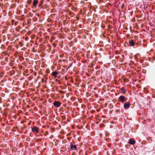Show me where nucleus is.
Returning a JSON list of instances; mask_svg holds the SVG:
<instances>
[{"mask_svg":"<svg viewBox=\"0 0 155 155\" xmlns=\"http://www.w3.org/2000/svg\"><path fill=\"white\" fill-rule=\"evenodd\" d=\"M77 146L76 145H73L71 143H70V149L71 150H77Z\"/></svg>","mask_w":155,"mask_h":155,"instance_id":"f257e3e1","label":"nucleus"},{"mask_svg":"<svg viewBox=\"0 0 155 155\" xmlns=\"http://www.w3.org/2000/svg\"><path fill=\"white\" fill-rule=\"evenodd\" d=\"M53 105L57 107H59L61 105V103L59 101H54L53 103Z\"/></svg>","mask_w":155,"mask_h":155,"instance_id":"f03ea898","label":"nucleus"},{"mask_svg":"<svg viewBox=\"0 0 155 155\" xmlns=\"http://www.w3.org/2000/svg\"><path fill=\"white\" fill-rule=\"evenodd\" d=\"M32 131L33 132L38 133L39 132V130L37 127H34L32 128Z\"/></svg>","mask_w":155,"mask_h":155,"instance_id":"7ed1b4c3","label":"nucleus"},{"mask_svg":"<svg viewBox=\"0 0 155 155\" xmlns=\"http://www.w3.org/2000/svg\"><path fill=\"white\" fill-rule=\"evenodd\" d=\"M119 99L120 100L121 102H124L126 101L125 97L123 95L120 96Z\"/></svg>","mask_w":155,"mask_h":155,"instance_id":"20e7f679","label":"nucleus"},{"mask_svg":"<svg viewBox=\"0 0 155 155\" xmlns=\"http://www.w3.org/2000/svg\"><path fill=\"white\" fill-rule=\"evenodd\" d=\"M58 74L59 73L58 72L55 71H54L52 72L51 74L52 76H54V78H56Z\"/></svg>","mask_w":155,"mask_h":155,"instance_id":"39448f33","label":"nucleus"},{"mask_svg":"<svg viewBox=\"0 0 155 155\" xmlns=\"http://www.w3.org/2000/svg\"><path fill=\"white\" fill-rule=\"evenodd\" d=\"M130 105L129 102L126 103L124 104V107L125 109H127L130 107Z\"/></svg>","mask_w":155,"mask_h":155,"instance_id":"423d86ee","label":"nucleus"},{"mask_svg":"<svg viewBox=\"0 0 155 155\" xmlns=\"http://www.w3.org/2000/svg\"><path fill=\"white\" fill-rule=\"evenodd\" d=\"M135 143V141L133 139H130L128 142L129 143L133 145H134Z\"/></svg>","mask_w":155,"mask_h":155,"instance_id":"0eeeda50","label":"nucleus"},{"mask_svg":"<svg viewBox=\"0 0 155 155\" xmlns=\"http://www.w3.org/2000/svg\"><path fill=\"white\" fill-rule=\"evenodd\" d=\"M130 46H133L134 45L135 43L133 40H131L129 41V42Z\"/></svg>","mask_w":155,"mask_h":155,"instance_id":"6e6552de","label":"nucleus"},{"mask_svg":"<svg viewBox=\"0 0 155 155\" xmlns=\"http://www.w3.org/2000/svg\"><path fill=\"white\" fill-rule=\"evenodd\" d=\"M38 3V0H34L33 2V5L35 7H36L37 6V4Z\"/></svg>","mask_w":155,"mask_h":155,"instance_id":"1a4fd4ad","label":"nucleus"},{"mask_svg":"<svg viewBox=\"0 0 155 155\" xmlns=\"http://www.w3.org/2000/svg\"><path fill=\"white\" fill-rule=\"evenodd\" d=\"M149 60L151 61H153L154 60H155V56L152 57L150 58H149Z\"/></svg>","mask_w":155,"mask_h":155,"instance_id":"9d476101","label":"nucleus"},{"mask_svg":"<svg viewBox=\"0 0 155 155\" xmlns=\"http://www.w3.org/2000/svg\"><path fill=\"white\" fill-rule=\"evenodd\" d=\"M21 29V27L19 26H17L16 28V30L18 32L19 31H20V30Z\"/></svg>","mask_w":155,"mask_h":155,"instance_id":"9b49d317","label":"nucleus"},{"mask_svg":"<svg viewBox=\"0 0 155 155\" xmlns=\"http://www.w3.org/2000/svg\"><path fill=\"white\" fill-rule=\"evenodd\" d=\"M121 90L122 91L123 93H125L127 91V90L124 88H121Z\"/></svg>","mask_w":155,"mask_h":155,"instance_id":"f8f14e48","label":"nucleus"},{"mask_svg":"<svg viewBox=\"0 0 155 155\" xmlns=\"http://www.w3.org/2000/svg\"><path fill=\"white\" fill-rule=\"evenodd\" d=\"M73 63H71L70 64H69V65L68 66V68H70L72 65Z\"/></svg>","mask_w":155,"mask_h":155,"instance_id":"ddd939ff","label":"nucleus"},{"mask_svg":"<svg viewBox=\"0 0 155 155\" xmlns=\"http://www.w3.org/2000/svg\"><path fill=\"white\" fill-rule=\"evenodd\" d=\"M42 4H43V2L41 1L40 3V4L39 5V7H40L41 5H42Z\"/></svg>","mask_w":155,"mask_h":155,"instance_id":"4468645a","label":"nucleus"},{"mask_svg":"<svg viewBox=\"0 0 155 155\" xmlns=\"http://www.w3.org/2000/svg\"><path fill=\"white\" fill-rule=\"evenodd\" d=\"M31 2H32L31 0L28 1V2H27V3L28 4H30L31 3Z\"/></svg>","mask_w":155,"mask_h":155,"instance_id":"2eb2a0df","label":"nucleus"},{"mask_svg":"<svg viewBox=\"0 0 155 155\" xmlns=\"http://www.w3.org/2000/svg\"><path fill=\"white\" fill-rule=\"evenodd\" d=\"M59 92L61 93H64V92L63 91L60 90L59 91Z\"/></svg>","mask_w":155,"mask_h":155,"instance_id":"dca6fc26","label":"nucleus"},{"mask_svg":"<svg viewBox=\"0 0 155 155\" xmlns=\"http://www.w3.org/2000/svg\"><path fill=\"white\" fill-rule=\"evenodd\" d=\"M44 81V78H42L41 79V82L43 83Z\"/></svg>","mask_w":155,"mask_h":155,"instance_id":"f3484780","label":"nucleus"},{"mask_svg":"<svg viewBox=\"0 0 155 155\" xmlns=\"http://www.w3.org/2000/svg\"><path fill=\"white\" fill-rule=\"evenodd\" d=\"M58 83L59 84H61V83H60V81H58Z\"/></svg>","mask_w":155,"mask_h":155,"instance_id":"a211bd4d","label":"nucleus"},{"mask_svg":"<svg viewBox=\"0 0 155 155\" xmlns=\"http://www.w3.org/2000/svg\"><path fill=\"white\" fill-rule=\"evenodd\" d=\"M14 20H12V23H13V22H14Z\"/></svg>","mask_w":155,"mask_h":155,"instance_id":"6ab92c4d","label":"nucleus"},{"mask_svg":"<svg viewBox=\"0 0 155 155\" xmlns=\"http://www.w3.org/2000/svg\"><path fill=\"white\" fill-rule=\"evenodd\" d=\"M58 87H56V90H58Z\"/></svg>","mask_w":155,"mask_h":155,"instance_id":"aec40b11","label":"nucleus"},{"mask_svg":"<svg viewBox=\"0 0 155 155\" xmlns=\"http://www.w3.org/2000/svg\"><path fill=\"white\" fill-rule=\"evenodd\" d=\"M2 102V101L0 99V103H1Z\"/></svg>","mask_w":155,"mask_h":155,"instance_id":"412c9836","label":"nucleus"},{"mask_svg":"<svg viewBox=\"0 0 155 155\" xmlns=\"http://www.w3.org/2000/svg\"><path fill=\"white\" fill-rule=\"evenodd\" d=\"M50 41H51V42L52 41V40H51Z\"/></svg>","mask_w":155,"mask_h":155,"instance_id":"4be33fe9","label":"nucleus"},{"mask_svg":"<svg viewBox=\"0 0 155 155\" xmlns=\"http://www.w3.org/2000/svg\"><path fill=\"white\" fill-rule=\"evenodd\" d=\"M53 45H55V44L53 43Z\"/></svg>","mask_w":155,"mask_h":155,"instance_id":"5701e85b","label":"nucleus"},{"mask_svg":"<svg viewBox=\"0 0 155 155\" xmlns=\"http://www.w3.org/2000/svg\"><path fill=\"white\" fill-rule=\"evenodd\" d=\"M56 81H58L57 79H56Z\"/></svg>","mask_w":155,"mask_h":155,"instance_id":"b1692460","label":"nucleus"},{"mask_svg":"<svg viewBox=\"0 0 155 155\" xmlns=\"http://www.w3.org/2000/svg\"><path fill=\"white\" fill-rule=\"evenodd\" d=\"M28 106H29V105L28 106H27V107H28Z\"/></svg>","mask_w":155,"mask_h":155,"instance_id":"393cba45","label":"nucleus"},{"mask_svg":"<svg viewBox=\"0 0 155 155\" xmlns=\"http://www.w3.org/2000/svg\"><path fill=\"white\" fill-rule=\"evenodd\" d=\"M28 106H29V105L28 106H27V107H28Z\"/></svg>","mask_w":155,"mask_h":155,"instance_id":"a878e982","label":"nucleus"}]
</instances>
